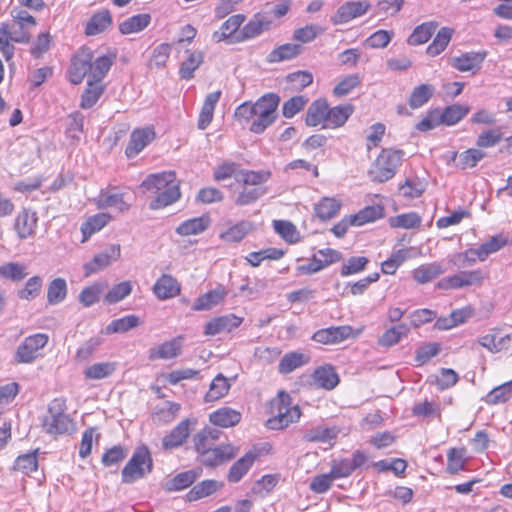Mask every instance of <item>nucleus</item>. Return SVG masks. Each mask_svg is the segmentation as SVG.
Returning <instances> with one entry per match:
<instances>
[{
  "instance_id": "f257e3e1",
  "label": "nucleus",
  "mask_w": 512,
  "mask_h": 512,
  "mask_svg": "<svg viewBox=\"0 0 512 512\" xmlns=\"http://www.w3.org/2000/svg\"><path fill=\"white\" fill-rule=\"evenodd\" d=\"M141 187L148 192L156 194V198L149 204L150 209L157 210L180 198L179 185L176 182V174L173 171L151 174L141 183Z\"/></svg>"
},
{
  "instance_id": "f03ea898",
  "label": "nucleus",
  "mask_w": 512,
  "mask_h": 512,
  "mask_svg": "<svg viewBox=\"0 0 512 512\" xmlns=\"http://www.w3.org/2000/svg\"><path fill=\"white\" fill-rule=\"evenodd\" d=\"M269 412L272 416L266 421V427L272 430L285 429L301 417L299 406H292L291 397L285 391H279L270 401Z\"/></svg>"
},
{
  "instance_id": "7ed1b4c3",
  "label": "nucleus",
  "mask_w": 512,
  "mask_h": 512,
  "mask_svg": "<svg viewBox=\"0 0 512 512\" xmlns=\"http://www.w3.org/2000/svg\"><path fill=\"white\" fill-rule=\"evenodd\" d=\"M403 151L392 148H384L373 161L368 176L372 182L384 183L392 179L399 166L402 164Z\"/></svg>"
},
{
  "instance_id": "20e7f679",
  "label": "nucleus",
  "mask_w": 512,
  "mask_h": 512,
  "mask_svg": "<svg viewBox=\"0 0 512 512\" xmlns=\"http://www.w3.org/2000/svg\"><path fill=\"white\" fill-rule=\"evenodd\" d=\"M66 402L56 398L48 405V414L44 417L43 427L48 434L57 436L70 434L75 430L73 420L65 413Z\"/></svg>"
},
{
  "instance_id": "39448f33",
  "label": "nucleus",
  "mask_w": 512,
  "mask_h": 512,
  "mask_svg": "<svg viewBox=\"0 0 512 512\" xmlns=\"http://www.w3.org/2000/svg\"><path fill=\"white\" fill-rule=\"evenodd\" d=\"M153 470V459L146 445L136 447L132 457L122 469V483L131 484L144 478Z\"/></svg>"
},
{
  "instance_id": "423d86ee",
  "label": "nucleus",
  "mask_w": 512,
  "mask_h": 512,
  "mask_svg": "<svg viewBox=\"0 0 512 512\" xmlns=\"http://www.w3.org/2000/svg\"><path fill=\"white\" fill-rule=\"evenodd\" d=\"M279 101L278 95L267 93L253 103L254 120L250 126L251 132L260 134L275 121Z\"/></svg>"
},
{
  "instance_id": "0eeeda50",
  "label": "nucleus",
  "mask_w": 512,
  "mask_h": 512,
  "mask_svg": "<svg viewBox=\"0 0 512 512\" xmlns=\"http://www.w3.org/2000/svg\"><path fill=\"white\" fill-rule=\"evenodd\" d=\"M30 38L28 29L15 23H0V52L6 61H10L14 56L15 47L11 42L27 44Z\"/></svg>"
},
{
  "instance_id": "6e6552de",
  "label": "nucleus",
  "mask_w": 512,
  "mask_h": 512,
  "mask_svg": "<svg viewBox=\"0 0 512 512\" xmlns=\"http://www.w3.org/2000/svg\"><path fill=\"white\" fill-rule=\"evenodd\" d=\"M49 337L45 333H36L27 336L17 347L15 352V361L18 363H32L41 353L40 351L47 345Z\"/></svg>"
},
{
  "instance_id": "1a4fd4ad",
  "label": "nucleus",
  "mask_w": 512,
  "mask_h": 512,
  "mask_svg": "<svg viewBox=\"0 0 512 512\" xmlns=\"http://www.w3.org/2000/svg\"><path fill=\"white\" fill-rule=\"evenodd\" d=\"M481 270L460 271L457 274L442 278L437 286L443 290L459 289L473 285H480L483 281Z\"/></svg>"
},
{
  "instance_id": "9d476101",
  "label": "nucleus",
  "mask_w": 512,
  "mask_h": 512,
  "mask_svg": "<svg viewBox=\"0 0 512 512\" xmlns=\"http://www.w3.org/2000/svg\"><path fill=\"white\" fill-rule=\"evenodd\" d=\"M120 245L112 244L106 247L102 252L96 254L91 261L83 265L86 277L95 274L108 267L112 261L120 257Z\"/></svg>"
},
{
  "instance_id": "9b49d317",
  "label": "nucleus",
  "mask_w": 512,
  "mask_h": 512,
  "mask_svg": "<svg viewBox=\"0 0 512 512\" xmlns=\"http://www.w3.org/2000/svg\"><path fill=\"white\" fill-rule=\"evenodd\" d=\"M487 56L486 51H471L463 53L459 56L452 57L449 64L459 72H472L475 73L481 68Z\"/></svg>"
},
{
  "instance_id": "f8f14e48",
  "label": "nucleus",
  "mask_w": 512,
  "mask_h": 512,
  "mask_svg": "<svg viewBox=\"0 0 512 512\" xmlns=\"http://www.w3.org/2000/svg\"><path fill=\"white\" fill-rule=\"evenodd\" d=\"M91 70V51L88 48H82L72 59L69 69V78L73 84H79L84 77H90Z\"/></svg>"
},
{
  "instance_id": "ddd939ff",
  "label": "nucleus",
  "mask_w": 512,
  "mask_h": 512,
  "mask_svg": "<svg viewBox=\"0 0 512 512\" xmlns=\"http://www.w3.org/2000/svg\"><path fill=\"white\" fill-rule=\"evenodd\" d=\"M155 132L151 127L134 129L130 135V141L125 149L128 158L137 156L148 144L155 139Z\"/></svg>"
},
{
  "instance_id": "4468645a",
  "label": "nucleus",
  "mask_w": 512,
  "mask_h": 512,
  "mask_svg": "<svg viewBox=\"0 0 512 512\" xmlns=\"http://www.w3.org/2000/svg\"><path fill=\"white\" fill-rule=\"evenodd\" d=\"M352 335L350 326H331L317 330L312 339L324 345H336L348 339Z\"/></svg>"
},
{
  "instance_id": "2eb2a0df",
  "label": "nucleus",
  "mask_w": 512,
  "mask_h": 512,
  "mask_svg": "<svg viewBox=\"0 0 512 512\" xmlns=\"http://www.w3.org/2000/svg\"><path fill=\"white\" fill-rule=\"evenodd\" d=\"M235 454L236 452L232 445L224 444L203 451L199 454V457L201 463L213 467L232 459Z\"/></svg>"
},
{
  "instance_id": "dca6fc26",
  "label": "nucleus",
  "mask_w": 512,
  "mask_h": 512,
  "mask_svg": "<svg viewBox=\"0 0 512 512\" xmlns=\"http://www.w3.org/2000/svg\"><path fill=\"white\" fill-rule=\"evenodd\" d=\"M243 319L234 314L224 315L209 321L205 326L204 333L206 335L214 336L222 332H231L233 329L239 327Z\"/></svg>"
},
{
  "instance_id": "f3484780",
  "label": "nucleus",
  "mask_w": 512,
  "mask_h": 512,
  "mask_svg": "<svg viewBox=\"0 0 512 512\" xmlns=\"http://www.w3.org/2000/svg\"><path fill=\"white\" fill-rule=\"evenodd\" d=\"M311 379L312 385H314L317 388H322L325 390H332L339 383L338 374L330 365L321 366L315 369V371L311 375Z\"/></svg>"
},
{
  "instance_id": "a211bd4d",
  "label": "nucleus",
  "mask_w": 512,
  "mask_h": 512,
  "mask_svg": "<svg viewBox=\"0 0 512 512\" xmlns=\"http://www.w3.org/2000/svg\"><path fill=\"white\" fill-rule=\"evenodd\" d=\"M190 421L182 420L173 430L162 439L164 449H173L181 446L190 434Z\"/></svg>"
},
{
  "instance_id": "6ab92c4d",
  "label": "nucleus",
  "mask_w": 512,
  "mask_h": 512,
  "mask_svg": "<svg viewBox=\"0 0 512 512\" xmlns=\"http://www.w3.org/2000/svg\"><path fill=\"white\" fill-rule=\"evenodd\" d=\"M37 225V216L36 213L24 209L21 211L15 220V230L18 234V236L22 239H25L29 236H31L36 228Z\"/></svg>"
},
{
  "instance_id": "aec40b11",
  "label": "nucleus",
  "mask_w": 512,
  "mask_h": 512,
  "mask_svg": "<svg viewBox=\"0 0 512 512\" xmlns=\"http://www.w3.org/2000/svg\"><path fill=\"white\" fill-rule=\"evenodd\" d=\"M153 291L159 299H169L180 293L177 280L171 275H162L154 284Z\"/></svg>"
},
{
  "instance_id": "412c9836",
  "label": "nucleus",
  "mask_w": 512,
  "mask_h": 512,
  "mask_svg": "<svg viewBox=\"0 0 512 512\" xmlns=\"http://www.w3.org/2000/svg\"><path fill=\"white\" fill-rule=\"evenodd\" d=\"M327 110L328 103L326 99L320 98L315 100L307 110L305 118L306 124L308 126H318L322 124L323 127H325Z\"/></svg>"
},
{
  "instance_id": "4be33fe9",
  "label": "nucleus",
  "mask_w": 512,
  "mask_h": 512,
  "mask_svg": "<svg viewBox=\"0 0 512 512\" xmlns=\"http://www.w3.org/2000/svg\"><path fill=\"white\" fill-rule=\"evenodd\" d=\"M210 226V218L208 216H200L188 219L182 222L177 228L176 233L180 236L198 235Z\"/></svg>"
},
{
  "instance_id": "5701e85b",
  "label": "nucleus",
  "mask_w": 512,
  "mask_h": 512,
  "mask_svg": "<svg viewBox=\"0 0 512 512\" xmlns=\"http://www.w3.org/2000/svg\"><path fill=\"white\" fill-rule=\"evenodd\" d=\"M112 24V18L108 10H102L91 16L86 24L85 33L94 36L104 32Z\"/></svg>"
},
{
  "instance_id": "b1692460",
  "label": "nucleus",
  "mask_w": 512,
  "mask_h": 512,
  "mask_svg": "<svg viewBox=\"0 0 512 512\" xmlns=\"http://www.w3.org/2000/svg\"><path fill=\"white\" fill-rule=\"evenodd\" d=\"M256 459L254 452H247L243 457L237 460L230 468L228 473V481L231 483L239 482L243 476L249 471Z\"/></svg>"
},
{
  "instance_id": "393cba45",
  "label": "nucleus",
  "mask_w": 512,
  "mask_h": 512,
  "mask_svg": "<svg viewBox=\"0 0 512 512\" xmlns=\"http://www.w3.org/2000/svg\"><path fill=\"white\" fill-rule=\"evenodd\" d=\"M226 295V290L223 287L219 286L216 289L208 291L205 294L201 295L193 304V310H209L213 306L220 303L225 298Z\"/></svg>"
},
{
  "instance_id": "a878e982",
  "label": "nucleus",
  "mask_w": 512,
  "mask_h": 512,
  "mask_svg": "<svg viewBox=\"0 0 512 512\" xmlns=\"http://www.w3.org/2000/svg\"><path fill=\"white\" fill-rule=\"evenodd\" d=\"M444 273L443 267L436 262L423 264L413 271V278L419 284H426Z\"/></svg>"
},
{
  "instance_id": "bb28decb",
  "label": "nucleus",
  "mask_w": 512,
  "mask_h": 512,
  "mask_svg": "<svg viewBox=\"0 0 512 512\" xmlns=\"http://www.w3.org/2000/svg\"><path fill=\"white\" fill-rule=\"evenodd\" d=\"M209 419L214 425L227 428L238 424L241 414L231 408H221L210 414Z\"/></svg>"
},
{
  "instance_id": "cd10ccee",
  "label": "nucleus",
  "mask_w": 512,
  "mask_h": 512,
  "mask_svg": "<svg viewBox=\"0 0 512 512\" xmlns=\"http://www.w3.org/2000/svg\"><path fill=\"white\" fill-rule=\"evenodd\" d=\"M302 51V47L298 44L286 43L273 49L267 56L270 63L291 60L298 56Z\"/></svg>"
},
{
  "instance_id": "c85d7f7f",
  "label": "nucleus",
  "mask_w": 512,
  "mask_h": 512,
  "mask_svg": "<svg viewBox=\"0 0 512 512\" xmlns=\"http://www.w3.org/2000/svg\"><path fill=\"white\" fill-rule=\"evenodd\" d=\"M113 61L114 56L103 55L93 59V54L91 53V70L89 80L101 82L110 70Z\"/></svg>"
},
{
  "instance_id": "c756f323",
  "label": "nucleus",
  "mask_w": 512,
  "mask_h": 512,
  "mask_svg": "<svg viewBox=\"0 0 512 512\" xmlns=\"http://www.w3.org/2000/svg\"><path fill=\"white\" fill-rule=\"evenodd\" d=\"M351 112L352 108L350 105H339L333 108L328 107L325 128H337L344 125L348 120Z\"/></svg>"
},
{
  "instance_id": "7c9ffc66",
  "label": "nucleus",
  "mask_w": 512,
  "mask_h": 512,
  "mask_svg": "<svg viewBox=\"0 0 512 512\" xmlns=\"http://www.w3.org/2000/svg\"><path fill=\"white\" fill-rule=\"evenodd\" d=\"M150 21L151 16L149 14H137L121 22L119 30L122 34L138 33L144 30L150 24Z\"/></svg>"
},
{
  "instance_id": "2f4dec72",
  "label": "nucleus",
  "mask_w": 512,
  "mask_h": 512,
  "mask_svg": "<svg viewBox=\"0 0 512 512\" xmlns=\"http://www.w3.org/2000/svg\"><path fill=\"white\" fill-rule=\"evenodd\" d=\"M180 348L181 345L177 339L164 342L158 347H154L149 350V359L156 360L174 358L179 354Z\"/></svg>"
},
{
  "instance_id": "473e14b6",
  "label": "nucleus",
  "mask_w": 512,
  "mask_h": 512,
  "mask_svg": "<svg viewBox=\"0 0 512 512\" xmlns=\"http://www.w3.org/2000/svg\"><path fill=\"white\" fill-rule=\"evenodd\" d=\"M270 22L261 15L254 16L240 31V40H248L257 37L269 28Z\"/></svg>"
},
{
  "instance_id": "72a5a7b5",
  "label": "nucleus",
  "mask_w": 512,
  "mask_h": 512,
  "mask_svg": "<svg viewBox=\"0 0 512 512\" xmlns=\"http://www.w3.org/2000/svg\"><path fill=\"white\" fill-rule=\"evenodd\" d=\"M140 324V319L136 315H127L111 321L103 330V333L110 335L114 333H125Z\"/></svg>"
},
{
  "instance_id": "f704fd0d",
  "label": "nucleus",
  "mask_w": 512,
  "mask_h": 512,
  "mask_svg": "<svg viewBox=\"0 0 512 512\" xmlns=\"http://www.w3.org/2000/svg\"><path fill=\"white\" fill-rule=\"evenodd\" d=\"M68 288L64 278H55L47 289V302L49 305H57L63 302L67 296Z\"/></svg>"
},
{
  "instance_id": "c9c22d12",
  "label": "nucleus",
  "mask_w": 512,
  "mask_h": 512,
  "mask_svg": "<svg viewBox=\"0 0 512 512\" xmlns=\"http://www.w3.org/2000/svg\"><path fill=\"white\" fill-rule=\"evenodd\" d=\"M454 30L443 27L436 34L433 42L427 47L426 52L429 56L435 57L442 53L451 41Z\"/></svg>"
},
{
  "instance_id": "e433bc0d",
  "label": "nucleus",
  "mask_w": 512,
  "mask_h": 512,
  "mask_svg": "<svg viewBox=\"0 0 512 512\" xmlns=\"http://www.w3.org/2000/svg\"><path fill=\"white\" fill-rule=\"evenodd\" d=\"M244 20L245 16L242 14L232 15L221 25L219 31L213 33V39L216 42H221L229 38L240 28Z\"/></svg>"
},
{
  "instance_id": "4c0bfd02",
  "label": "nucleus",
  "mask_w": 512,
  "mask_h": 512,
  "mask_svg": "<svg viewBox=\"0 0 512 512\" xmlns=\"http://www.w3.org/2000/svg\"><path fill=\"white\" fill-rule=\"evenodd\" d=\"M110 220L111 216L107 213H99L91 216L81 226V232L83 234L82 242H86L92 234L101 230Z\"/></svg>"
},
{
  "instance_id": "58836bf2",
  "label": "nucleus",
  "mask_w": 512,
  "mask_h": 512,
  "mask_svg": "<svg viewBox=\"0 0 512 512\" xmlns=\"http://www.w3.org/2000/svg\"><path fill=\"white\" fill-rule=\"evenodd\" d=\"M253 229L250 221H241L231 226L228 230L220 234V238L226 242L238 243Z\"/></svg>"
},
{
  "instance_id": "ea45409f",
  "label": "nucleus",
  "mask_w": 512,
  "mask_h": 512,
  "mask_svg": "<svg viewBox=\"0 0 512 512\" xmlns=\"http://www.w3.org/2000/svg\"><path fill=\"white\" fill-rule=\"evenodd\" d=\"M309 361V357L299 352H289L285 354L279 363V372L289 374L295 369L303 366Z\"/></svg>"
},
{
  "instance_id": "a19ab883",
  "label": "nucleus",
  "mask_w": 512,
  "mask_h": 512,
  "mask_svg": "<svg viewBox=\"0 0 512 512\" xmlns=\"http://www.w3.org/2000/svg\"><path fill=\"white\" fill-rule=\"evenodd\" d=\"M438 27V23L435 21L425 22L417 26L408 38L410 45H421L426 43L435 30Z\"/></svg>"
},
{
  "instance_id": "79ce46f5",
  "label": "nucleus",
  "mask_w": 512,
  "mask_h": 512,
  "mask_svg": "<svg viewBox=\"0 0 512 512\" xmlns=\"http://www.w3.org/2000/svg\"><path fill=\"white\" fill-rule=\"evenodd\" d=\"M340 207L341 203L335 198L324 197L315 204L314 210L317 217L325 221L336 216Z\"/></svg>"
},
{
  "instance_id": "37998d69",
  "label": "nucleus",
  "mask_w": 512,
  "mask_h": 512,
  "mask_svg": "<svg viewBox=\"0 0 512 512\" xmlns=\"http://www.w3.org/2000/svg\"><path fill=\"white\" fill-rule=\"evenodd\" d=\"M116 369V362H100L89 366L84 371V375L90 380H100L111 376Z\"/></svg>"
},
{
  "instance_id": "c03bdc74",
  "label": "nucleus",
  "mask_w": 512,
  "mask_h": 512,
  "mask_svg": "<svg viewBox=\"0 0 512 512\" xmlns=\"http://www.w3.org/2000/svg\"><path fill=\"white\" fill-rule=\"evenodd\" d=\"M470 111V107L466 105L454 104L440 111V119L443 124L448 126L455 125L463 119Z\"/></svg>"
},
{
  "instance_id": "a18cd8bd",
  "label": "nucleus",
  "mask_w": 512,
  "mask_h": 512,
  "mask_svg": "<svg viewBox=\"0 0 512 512\" xmlns=\"http://www.w3.org/2000/svg\"><path fill=\"white\" fill-rule=\"evenodd\" d=\"M222 487V483L216 480H204L195 485L187 494L189 501H195L210 496Z\"/></svg>"
},
{
  "instance_id": "49530a36",
  "label": "nucleus",
  "mask_w": 512,
  "mask_h": 512,
  "mask_svg": "<svg viewBox=\"0 0 512 512\" xmlns=\"http://www.w3.org/2000/svg\"><path fill=\"white\" fill-rule=\"evenodd\" d=\"M384 216V207L380 204L366 206L358 213L354 214V226H361L374 222Z\"/></svg>"
},
{
  "instance_id": "de8ad7c7",
  "label": "nucleus",
  "mask_w": 512,
  "mask_h": 512,
  "mask_svg": "<svg viewBox=\"0 0 512 512\" xmlns=\"http://www.w3.org/2000/svg\"><path fill=\"white\" fill-rule=\"evenodd\" d=\"M230 389L228 379L218 374L210 384L209 391L205 395L206 402L216 401L225 396Z\"/></svg>"
},
{
  "instance_id": "09e8293b",
  "label": "nucleus",
  "mask_w": 512,
  "mask_h": 512,
  "mask_svg": "<svg viewBox=\"0 0 512 512\" xmlns=\"http://www.w3.org/2000/svg\"><path fill=\"white\" fill-rule=\"evenodd\" d=\"M103 86L101 82H95L93 80H88L87 88L84 90L81 96V108L89 109L96 104L99 100L100 96L103 93Z\"/></svg>"
},
{
  "instance_id": "8fccbe9b",
  "label": "nucleus",
  "mask_w": 512,
  "mask_h": 512,
  "mask_svg": "<svg viewBox=\"0 0 512 512\" xmlns=\"http://www.w3.org/2000/svg\"><path fill=\"white\" fill-rule=\"evenodd\" d=\"M434 93V87L430 84H421L415 87L409 97V105L412 109L422 107L429 101Z\"/></svg>"
},
{
  "instance_id": "3c124183",
  "label": "nucleus",
  "mask_w": 512,
  "mask_h": 512,
  "mask_svg": "<svg viewBox=\"0 0 512 512\" xmlns=\"http://www.w3.org/2000/svg\"><path fill=\"white\" fill-rule=\"evenodd\" d=\"M28 275L25 265L15 262L5 263L0 266V277L11 280L13 282H20Z\"/></svg>"
},
{
  "instance_id": "603ef678",
  "label": "nucleus",
  "mask_w": 512,
  "mask_h": 512,
  "mask_svg": "<svg viewBox=\"0 0 512 512\" xmlns=\"http://www.w3.org/2000/svg\"><path fill=\"white\" fill-rule=\"evenodd\" d=\"M479 344L491 353H498L507 349L510 344V335L497 338L494 334H487L479 339Z\"/></svg>"
},
{
  "instance_id": "864d4df0",
  "label": "nucleus",
  "mask_w": 512,
  "mask_h": 512,
  "mask_svg": "<svg viewBox=\"0 0 512 512\" xmlns=\"http://www.w3.org/2000/svg\"><path fill=\"white\" fill-rule=\"evenodd\" d=\"M409 327L406 324H399L388 329L379 339V344L390 347L397 344L403 337L407 336Z\"/></svg>"
},
{
  "instance_id": "5fc2aeb1",
  "label": "nucleus",
  "mask_w": 512,
  "mask_h": 512,
  "mask_svg": "<svg viewBox=\"0 0 512 512\" xmlns=\"http://www.w3.org/2000/svg\"><path fill=\"white\" fill-rule=\"evenodd\" d=\"M103 290L104 284L100 282L87 286L80 292L79 302L85 307H90L100 300Z\"/></svg>"
},
{
  "instance_id": "6e6d98bb",
  "label": "nucleus",
  "mask_w": 512,
  "mask_h": 512,
  "mask_svg": "<svg viewBox=\"0 0 512 512\" xmlns=\"http://www.w3.org/2000/svg\"><path fill=\"white\" fill-rule=\"evenodd\" d=\"M203 62V54L201 52H191L188 58L182 62L180 66V76L185 80L193 78L194 72Z\"/></svg>"
},
{
  "instance_id": "4d7b16f0",
  "label": "nucleus",
  "mask_w": 512,
  "mask_h": 512,
  "mask_svg": "<svg viewBox=\"0 0 512 512\" xmlns=\"http://www.w3.org/2000/svg\"><path fill=\"white\" fill-rule=\"evenodd\" d=\"M486 153L480 149L470 148L460 153L458 156L457 166L461 169L475 167L483 158L486 157Z\"/></svg>"
},
{
  "instance_id": "13d9d810",
  "label": "nucleus",
  "mask_w": 512,
  "mask_h": 512,
  "mask_svg": "<svg viewBox=\"0 0 512 512\" xmlns=\"http://www.w3.org/2000/svg\"><path fill=\"white\" fill-rule=\"evenodd\" d=\"M393 228L413 229L421 224V217L416 212L403 213L389 219Z\"/></svg>"
},
{
  "instance_id": "bf43d9fd",
  "label": "nucleus",
  "mask_w": 512,
  "mask_h": 512,
  "mask_svg": "<svg viewBox=\"0 0 512 512\" xmlns=\"http://www.w3.org/2000/svg\"><path fill=\"white\" fill-rule=\"evenodd\" d=\"M512 397V380L506 382L493 390L485 397V402L491 405L504 403Z\"/></svg>"
},
{
  "instance_id": "052dcab7",
  "label": "nucleus",
  "mask_w": 512,
  "mask_h": 512,
  "mask_svg": "<svg viewBox=\"0 0 512 512\" xmlns=\"http://www.w3.org/2000/svg\"><path fill=\"white\" fill-rule=\"evenodd\" d=\"M197 478V473L193 470L185 471L177 474L166 483L169 491H178L189 487Z\"/></svg>"
},
{
  "instance_id": "680f3d73",
  "label": "nucleus",
  "mask_w": 512,
  "mask_h": 512,
  "mask_svg": "<svg viewBox=\"0 0 512 512\" xmlns=\"http://www.w3.org/2000/svg\"><path fill=\"white\" fill-rule=\"evenodd\" d=\"M337 432L334 428L318 426L306 431L303 440L307 442H327L335 438Z\"/></svg>"
},
{
  "instance_id": "e2e57ef3",
  "label": "nucleus",
  "mask_w": 512,
  "mask_h": 512,
  "mask_svg": "<svg viewBox=\"0 0 512 512\" xmlns=\"http://www.w3.org/2000/svg\"><path fill=\"white\" fill-rule=\"evenodd\" d=\"M43 280L40 276H33L29 278L24 288L18 290L17 296L22 300L31 301L38 297L41 292Z\"/></svg>"
},
{
  "instance_id": "0e129e2a",
  "label": "nucleus",
  "mask_w": 512,
  "mask_h": 512,
  "mask_svg": "<svg viewBox=\"0 0 512 512\" xmlns=\"http://www.w3.org/2000/svg\"><path fill=\"white\" fill-rule=\"evenodd\" d=\"M132 291V285L129 281H124L114 285L104 297L107 304H115L127 297Z\"/></svg>"
},
{
  "instance_id": "69168bd1",
  "label": "nucleus",
  "mask_w": 512,
  "mask_h": 512,
  "mask_svg": "<svg viewBox=\"0 0 512 512\" xmlns=\"http://www.w3.org/2000/svg\"><path fill=\"white\" fill-rule=\"evenodd\" d=\"M240 181H242L245 185L251 186H259L262 183L267 182L271 177V172L269 170H240Z\"/></svg>"
},
{
  "instance_id": "338daca9",
  "label": "nucleus",
  "mask_w": 512,
  "mask_h": 512,
  "mask_svg": "<svg viewBox=\"0 0 512 512\" xmlns=\"http://www.w3.org/2000/svg\"><path fill=\"white\" fill-rule=\"evenodd\" d=\"M447 472L456 474L465 467V450L463 448H451L447 454Z\"/></svg>"
},
{
  "instance_id": "774afa93",
  "label": "nucleus",
  "mask_w": 512,
  "mask_h": 512,
  "mask_svg": "<svg viewBox=\"0 0 512 512\" xmlns=\"http://www.w3.org/2000/svg\"><path fill=\"white\" fill-rule=\"evenodd\" d=\"M273 227L275 232L287 242L295 243L298 240L297 229L290 221L274 220Z\"/></svg>"
}]
</instances>
